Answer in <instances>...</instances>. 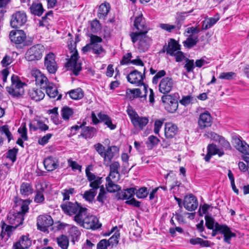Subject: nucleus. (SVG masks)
<instances>
[{"label": "nucleus", "mask_w": 249, "mask_h": 249, "mask_svg": "<svg viewBox=\"0 0 249 249\" xmlns=\"http://www.w3.org/2000/svg\"><path fill=\"white\" fill-rule=\"evenodd\" d=\"M31 73L35 79L36 85L39 86L41 89H45L47 94L50 98H54L57 96L58 92L55 85L49 82L47 77L39 70L33 69Z\"/></svg>", "instance_id": "1"}, {"label": "nucleus", "mask_w": 249, "mask_h": 249, "mask_svg": "<svg viewBox=\"0 0 249 249\" xmlns=\"http://www.w3.org/2000/svg\"><path fill=\"white\" fill-rule=\"evenodd\" d=\"M83 214L80 217L79 215H75L74 220L80 226L87 229L93 230L100 228L102 224L99 223L98 218L93 215H89L85 216Z\"/></svg>", "instance_id": "2"}, {"label": "nucleus", "mask_w": 249, "mask_h": 249, "mask_svg": "<svg viewBox=\"0 0 249 249\" xmlns=\"http://www.w3.org/2000/svg\"><path fill=\"white\" fill-rule=\"evenodd\" d=\"M60 207L65 213L70 215L75 214V215H79L80 217L83 214L85 215L87 210V208L82 207L77 202H66L61 204Z\"/></svg>", "instance_id": "3"}, {"label": "nucleus", "mask_w": 249, "mask_h": 249, "mask_svg": "<svg viewBox=\"0 0 249 249\" xmlns=\"http://www.w3.org/2000/svg\"><path fill=\"white\" fill-rule=\"evenodd\" d=\"M133 25L137 31L131 32L129 36L131 40H133L134 42L137 40L136 37H138L139 35L147 34L149 30V28L146 24L145 19L142 15L135 17Z\"/></svg>", "instance_id": "4"}, {"label": "nucleus", "mask_w": 249, "mask_h": 249, "mask_svg": "<svg viewBox=\"0 0 249 249\" xmlns=\"http://www.w3.org/2000/svg\"><path fill=\"white\" fill-rule=\"evenodd\" d=\"M145 71L146 69L144 67L143 68V74H142L141 72L135 70L131 71L126 77L127 81L131 84H136L137 86L143 85L144 91L143 97L145 98L148 92V86L144 84L143 82V79L145 77Z\"/></svg>", "instance_id": "5"}, {"label": "nucleus", "mask_w": 249, "mask_h": 249, "mask_svg": "<svg viewBox=\"0 0 249 249\" xmlns=\"http://www.w3.org/2000/svg\"><path fill=\"white\" fill-rule=\"evenodd\" d=\"M44 48L41 44L34 45L28 49L25 53V58L28 61L40 60L43 55Z\"/></svg>", "instance_id": "6"}, {"label": "nucleus", "mask_w": 249, "mask_h": 249, "mask_svg": "<svg viewBox=\"0 0 249 249\" xmlns=\"http://www.w3.org/2000/svg\"><path fill=\"white\" fill-rule=\"evenodd\" d=\"M74 49V52H71V57L66 63V67L68 70L71 71L74 75L77 76L82 70V67L81 63L77 62L79 58L78 52L75 48Z\"/></svg>", "instance_id": "7"}, {"label": "nucleus", "mask_w": 249, "mask_h": 249, "mask_svg": "<svg viewBox=\"0 0 249 249\" xmlns=\"http://www.w3.org/2000/svg\"><path fill=\"white\" fill-rule=\"evenodd\" d=\"M212 233L213 236H215L218 232L224 234V241L227 243H230L231 238L235 236V234L232 232L226 225H220L218 223H215L214 228H213Z\"/></svg>", "instance_id": "8"}, {"label": "nucleus", "mask_w": 249, "mask_h": 249, "mask_svg": "<svg viewBox=\"0 0 249 249\" xmlns=\"http://www.w3.org/2000/svg\"><path fill=\"white\" fill-rule=\"evenodd\" d=\"M27 15L23 11H17L13 14L10 24L13 28H19L27 22Z\"/></svg>", "instance_id": "9"}, {"label": "nucleus", "mask_w": 249, "mask_h": 249, "mask_svg": "<svg viewBox=\"0 0 249 249\" xmlns=\"http://www.w3.org/2000/svg\"><path fill=\"white\" fill-rule=\"evenodd\" d=\"M53 221L52 217L47 214L40 215L37 218V227L38 230L43 232L48 231V227L53 224Z\"/></svg>", "instance_id": "10"}, {"label": "nucleus", "mask_w": 249, "mask_h": 249, "mask_svg": "<svg viewBox=\"0 0 249 249\" xmlns=\"http://www.w3.org/2000/svg\"><path fill=\"white\" fill-rule=\"evenodd\" d=\"M44 66L50 74H54L58 69L55 60V55L53 53L47 54L44 58Z\"/></svg>", "instance_id": "11"}, {"label": "nucleus", "mask_w": 249, "mask_h": 249, "mask_svg": "<svg viewBox=\"0 0 249 249\" xmlns=\"http://www.w3.org/2000/svg\"><path fill=\"white\" fill-rule=\"evenodd\" d=\"M136 39L134 42L133 40L131 41L133 44L139 41L138 49L140 52H145L148 50L152 41L151 37L147 35V34L139 35L138 37H136Z\"/></svg>", "instance_id": "12"}, {"label": "nucleus", "mask_w": 249, "mask_h": 249, "mask_svg": "<svg viewBox=\"0 0 249 249\" xmlns=\"http://www.w3.org/2000/svg\"><path fill=\"white\" fill-rule=\"evenodd\" d=\"M174 85V81L171 77H163L159 85V91L164 94H168L173 89Z\"/></svg>", "instance_id": "13"}, {"label": "nucleus", "mask_w": 249, "mask_h": 249, "mask_svg": "<svg viewBox=\"0 0 249 249\" xmlns=\"http://www.w3.org/2000/svg\"><path fill=\"white\" fill-rule=\"evenodd\" d=\"M86 175L88 181L90 182L89 187L90 189H93V191L97 192V190L100 187V185L102 183V177L96 176L93 173L90 172L88 169H86Z\"/></svg>", "instance_id": "14"}, {"label": "nucleus", "mask_w": 249, "mask_h": 249, "mask_svg": "<svg viewBox=\"0 0 249 249\" xmlns=\"http://www.w3.org/2000/svg\"><path fill=\"white\" fill-rule=\"evenodd\" d=\"M233 143L235 144V148L242 153L249 155V145L244 141L241 140V137L234 136L232 138Z\"/></svg>", "instance_id": "15"}, {"label": "nucleus", "mask_w": 249, "mask_h": 249, "mask_svg": "<svg viewBox=\"0 0 249 249\" xmlns=\"http://www.w3.org/2000/svg\"><path fill=\"white\" fill-rule=\"evenodd\" d=\"M212 123L213 118L209 111H206L200 114L198 120V124L201 129L211 126Z\"/></svg>", "instance_id": "16"}, {"label": "nucleus", "mask_w": 249, "mask_h": 249, "mask_svg": "<svg viewBox=\"0 0 249 249\" xmlns=\"http://www.w3.org/2000/svg\"><path fill=\"white\" fill-rule=\"evenodd\" d=\"M9 38L11 42L20 44L26 39V35L23 30H12L9 34Z\"/></svg>", "instance_id": "17"}, {"label": "nucleus", "mask_w": 249, "mask_h": 249, "mask_svg": "<svg viewBox=\"0 0 249 249\" xmlns=\"http://www.w3.org/2000/svg\"><path fill=\"white\" fill-rule=\"evenodd\" d=\"M183 205L187 210L193 211L195 210L198 206L197 198L192 194L186 196L184 199Z\"/></svg>", "instance_id": "18"}, {"label": "nucleus", "mask_w": 249, "mask_h": 249, "mask_svg": "<svg viewBox=\"0 0 249 249\" xmlns=\"http://www.w3.org/2000/svg\"><path fill=\"white\" fill-rule=\"evenodd\" d=\"M180 49V45L174 39L171 38L168 41V45L165 44L163 46L162 52L163 53L166 52L167 54L173 56L175 52Z\"/></svg>", "instance_id": "19"}, {"label": "nucleus", "mask_w": 249, "mask_h": 249, "mask_svg": "<svg viewBox=\"0 0 249 249\" xmlns=\"http://www.w3.org/2000/svg\"><path fill=\"white\" fill-rule=\"evenodd\" d=\"M119 148L116 146H109L103 156L104 161L107 166L111 162L114 157L118 153Z\"/></svg>", "instance_id": "20"}, {"label": "nucleus", "mask_w": 249, "mask_h": 249, "mask_svg": "<svg viewBox=\"0 0 249 249\" xmlns=\"http://www.w3.org/2000/svg\"><path fill=\"white\" fill-rule=\"evenodd\" d=\"M32 242L28 236H21L19 240L13 245L14 249H27L31 245Z\"/></svg>", "instance_id": "21"}, {"label": "nucleus", "mask_w": 249, "mask_h": 249, "mask_svg": "<svg viewBox=\"0 0 249 249\" xmlns=\"http://www.w3.org/2000/svg\"><path fill=\"white\" fill-rule=\"evenodd\" d=\"M45 169L48 171H53L58 167V163L55 158L50 156L46 158L43 161Z\"/></svg>", "instance_id": "22"}, {"label": "nucleus", "mask_w": 249, "mask_h": 249, "mask_svg": "<svg viewBox=\"0 0 249 249\" xmlns=\"http://www.w3.org/2000/svg\"><path fill=\"white\" fill-rule=\"evenodd\" d=\"M8 219L9 223L12 225L13 227H16V228L22 225L24 221V216L20 213H15L8 216Z\"/></svg>", "instance_id": "23"}, {"label": "nucleus", "mask_w": 249, "mask_h": 249, "mask_svg": "<svg viewBox=\"0 0 249 249\" xmlns=\"http://www.w3.org/2000/svg\"><path fill=\"white\" fill-rule=\"evenodd\" d=\"M178 127L172 123H166L164 128L165 136L167 139L173 138L177 133Z\"/></svg>", "instance_id": "24"}, {"label": "nucleus", "mask_w": 249, "mask_h": 249, "mask_svg": "<svg viewBox=\"0 0 249 249\" xmlns=\"http://www.w3.org/2000/svg\"><path fill=\"white\" fill-rule=\"evenodd\" d=\"M136 191V189L135 188L124 189L117 193V196L119 199H128L133 196Z\"/></svg>", "instance_id": "25"}, {"label": "nucleus", "mask_w": 249, "mask_h": 249, "mask_svg": "<svg viewBox=\"0 0 249 249\" xmlns=\"http://www.w3.org/2000/svg\"><path fill=\"white\" fill-rule=\"evenodd\" d=\"M110 10V5L109 3L105 2L99 7L97 17L100 19H105Z\"/></svg>", "instance_id": "26"}, {"label": "nucleus", "mask_w": 249, "mask_h": 249, "mask_svg": "<svg viewBox=\"0 0 249 249\" xmlns=\"http://www.w3.org/2000/svg\"><path fill=\"white\" fill-rule=\"evenodd\" d=\"M28 94L32 100L36 101L42 100L45 96L44 92L41 89L35 88L29 89Z\"/></svg>", "instance_id": "27"}, {"label": "nucleus", "mask_w": 249, "mask_h": 249, "mask_svg": "<svg viewBox=\"0 0 249 249\" xmlns=\"http://www.w3.org/2000/svg\"><path fill=\"white\" fill-rule=\"evenodd\" d=\"M32 14L40 17L44 12L43 5L41 3L33 2L29 8Z\"/></svg>", "instance_id": "28"}, {"label": "nucleus", "mask_w": 249, "mask_h": 249, "mask_svg": "<svg viewBox=\"0 0 249 249\" xmlns=\"http://www.w3.org/2000/svg\"><path fill=\"white\" fill-rule=\"evenodd\" d=\"M131 123L135 127H139L141 129H142L148 124V119L145 117H140L138 115L133 119Z\"/></svg>", "instance_id": "29"}, {"label": "nucleus", "mask_w": 249, "mask_h": 249, "mask_svg": "<svg viewBox=\"0 0 249 249\" xmlns=\"http://www.w3.org/2000/svg\"><path fill=\"white\" fill-rule=\"evenodd\" d=\"M96 129L92 126H85L82 128L81 136L85 139L92 138L96 133Z\"/></svg>", "instance_id": "30"}, {"label": "nucleus", "mask_w": 249, "mask_h": 249, "mask_svg": "<svg viewBox=\"0 0 249 249\" xmlns=\"http://www.w3.org/2000/svg\"><path fill=\"white\" fill-rule=\"evenodd\" d=\"M20 192L22 195L28 196L33 193V189L32 185L27 182H23L20 187Z\"/></svg>", "instance_id": "31"}, {"label": "nucleus", "mask_w": 249, "mask_h": 249, "mask_svg": "<svg viewBox=\"0 0 249 249\" xmlns=\"http://www.w3.org/2000/svg\"><path fill=\"white\" fill-rule=\"evenodd\" d=\"M98 117L101 122H104L105 124L111 130H113L116 128V125L112 124L111 118L107 115L100 112L98 114Z\"/></svg>", "instance_id": "32"}, {"label": "nucleus", "mask_w": 249, "mask_h": 249, "mask_svg": "<svg viewBox=\"0 0 249 249\" xmlns=\"http://www.w3.org/2000/svg\"><path fill=\"white\" fill-rule=\"evenodd\" d=\"M189 243L193 245H199L200 247H209L210 246V242L208 240H204L203 239L196 237L191 238L189 240Z\"/></svg>", "instance_id": "33"}, {"label": "nucleus", "mask_w": 249, "mask_h": 249, "mask_svg": "<svg viewBox=\"0 0 249 249\" xmlns=\"http://www.w3.org/2000/svg\"><path fill=\"white\" fill-rule=\"evenodd\" d=\"M150 72L151 74H154L156 73L155 75L152 78V83L154 85H157L159 79L163 77L166 74V71L163 70H160L156 73L157 71L154 70L152 68L150 69Z\"/></svg>", "instance_id": "34"}, {"label": "nucleus", "mask_w": 249, "mask_h": 249, "mask_svg": "<svg viewBox=\"0 0 249 249\" xmlns=\"http://www.w3.org/2000/svg\"><path fill=\"white\" fill-rule=\"evenodd\" d=\"M185 20V16L179 15L176 18L174 25L170 24L171 32L173 31H178L180 29L181 26Z\"/></svg>", "instance_id": "35"}, {"label": "nucleus", "mask_w": 249, "mask_h": 249, "mask_svg": "<svg viewBox=\"0 0 249 249\" xmlns=\"http://www.w3.org/2000/svg\"><path fill=\"white\" fill-rule=\"evenodd\" d=\"M57 243L62 249H68L69 245V240L67 236L61 235L56 239Z\"/></svg>", "instance_id": "36"}, {"label": "nucleus", "mask_w": 249, "mask_h": 249, "mask_svg": "<svg viewBox=\"0 0 249 249\" xmlns=\"http://www.w3.org/2000/svg\"><path fill=\"white\" fill-rule=\"evenodd\" d=\"M70 97L73 100H79L84 97V92L82 89L78 88L69 92Z\"/></svg>", "instance_id": "37"}, {"label": "nucleus", "mask_w": 249, "mask_h": 249, "mask_svg": "<svg viewBox=\"0 0 249 249\" xmlns=\"http://www.w3.org/2000/svg\"><path fill=\"white\" fill-rule=\"evenodd\" d=\"M12 85L18 89L23 93V86L25 84L22 83L20 80H19L18 76L13 75L11 77Z\"/></svg>", "instance_id": "38"}, {"label": "nucleus", "mask_w": 249, "mask_h": 249, "mask_svg": "<svg viewBox=\"0 0 249 249\" xmlns=\"http://www.w3.org/2000/svg\"><path fill=\"white\" fill-rule=\"evenodd\" d=\"M207 151L213 155L217 154L219 157H221L224 155V152L222 149H219L214 144H209L207 146Z\"/></svg>", "instance_id": "39"}, {"label": "nucleus", "mask_w": 249, "mask_h": 249, "mask_svg": "<svg viewBox=\"0 0 249 249\" xmlns=\"http://www.w3.org/2000/svg\"><path fill=\"white\" fill-rule=\"evenodd\" d=\"M178 105V101L173 98L168 104L165 105V108L170 113H174L177 110Z\"/></svg>", "instance_id": "40"}, {"label": "nucleus", "mask_w": 249, "mask_h": 249, "mask_svg": "<svg viewBox=\"0 0 249 249\" xmlns=\"http://www.w3.org/2000/svg\"><path fill=\"white\" fill-rule=\"evenodd\" d=\"M198 40L197 36L193 37L191 36H189L186 40L183 42V44L184 47L188 49H191L197 44Z\"/></svg>", "instance_id": "41"}, {"label": "nucleus", "mask_w": 249, "mask_h": 249, "mask_svg": "<svg viewBox=\"0 0 249 249\" xmlns=\"http://www.w3.org/2000/svg\"><path fill=\"white\" fill-rule=\"evenodd\" d=\"M115 181L108 180L107 181L106 185L107 191L110 193H114L121 190V187L114 183Z\"/></svg>", "instance_id": "42"}, {"label": "nucleus", "mask_w": 249, "mask_h": 249, "mask_svg": "<svg viewBox=\"0 0 249 249\" xmlns=\"http://www.w3.org/2000/svg\"><path fill=\"white\" fill-rule=\"evenodd\" d=\"M126 97L130 99H133L136 97H142L141 96V91L139 89H127L126 90Z\"/></svg>", "instance_id": "43"}, {"label": "nucleus", "mask_w": 249, "mask_h": 249, "mask_svg": "<svg viewBox=\"0 0 249 249\" xmlns=\"http://www.w3.org/2000/svg\"><path fill=\"white\" fill-rule=\"evenodd\" d=\"M53 12L52 11H50L47 12L45 15L41 18V19L39 20V25L40 26L42 27H46L49 24V21L50 19L49 17H53Z\"/></svg>", "instance_id": "44"}, {"label": "nucleus", "mask_w": 249, "mask_h": 249, "mask_svg": "<svg viewBox=\"0 0 249 249\" xmlns=\"http://www.w3.org/2000/svg\"><path fill=\"white\" fill-rule=\"evenodd\" d=\"M21 201L22 203L20 206L19 210L17 213H20L22 214V215L24 216V214L28 212L29 205L32 201L30 200H25Z\"/></svg>", "instance_id": "45"}, {"label": "nucleus", "mask_w": 249, "mask_h": 249, "mask_svg": "<svg viewBox=\"0 0 249 249\" xmlns=\"http://www.w3.org/2000/svg\"><path fill=\"white\" fill-rule=\"evenodd\" d=\"M160 140L154 135L150 136L148 138V141L146 142L147 147L151 149L154 147L158 144Z\"/></svg>", "instance_id": "46"}, {"label": "nucleus", "mask_w": 249, "mask_h": 249, "mask_svg": "<svg viewBox=\"0 0 249 249\" xmlns=\"http://www.w3.org/2000/svg\"><path fill=\"white\" fill-rule=\"evenodd\" d=\"M73 113V110L68 107H64L61 109V115L65 120H68Z\"/></svg>", "instance_id": "47"}, {"label": "nucleus", "mask_w": 249, "mask_h": 249, "mask_svg": "<svg viewBox=\"0 0 249 249\" xmlns=\"http://www.w3.org/2000/svg\"><path fill=\"white\" fill-rule=\"evenodd\" d=\"M97 192L93 191V189H89L85 192L83 197L88 201L92 202Z\"/></svg>", "instance_id": "48"}, {"label": "nucleus", "mask_w": 249, "mask_h": 249, "mask_svg": "<svg viewBox=\"0 0 249 249\" xmlns=\"http://www.w3.org/2000/svg\"><path fill=\"white\" fill-rule=\"evenodd\" d=\"M5 134L9 142L13 138L12 134L9 130V126L7 125H4L0 127V136Z\"/></svg>", "instance_id": "49"}, {"label": "nucleus", "mask_w": 249, "mask_h": 249, "mask_svg": "<svg viewBox=\"0 0 249 249\" xmlns=\"http://www.w3.org/2000/svg\"><path fill=\"white\" fill-rule=\"evenodd\" d=\"M185 64L184 67L186 69V72L187 73L193 72L194 69L195 68L194 60L193 59H190L186 58L185 59Z\"/></svg>", "instance_id": "50"}, {"label": "nucleus", "mask_w": 249, "mask_h": 249, "mask_svg": "<svg viewBox=\"0 0 249 249\" xmlns=\"http://www.w3.org/2000/svg\"><path fill=\"white\" fill-rule=\"evenodd\" d=\"M6 89L8 93L14 97H19L23 94L21 92L19 89H18L14 87H13L12 85L10 87H6Z\"/></svg>", "instance_id": "51"}, {"label": "nucleus", "mask_w": 249, "mask_h": 249, "mask_svg": "<svg viewBox=\"0 0 249 249\" xmlns=\"http://www.w3.org/2000/svg\"><path fill=\"white\" fill-rule=\"evenodd\" d=\"M18 149L16 148H13L10 149L7 153L6 157L10 159L13 162L16 161L17 160V155L18 154Z\"/></svg>", "instance_id": "52"}, {"label": "nucleus", "mask_w": 249, "mask_h": 249, "mask_svg": "<svg viewBox=\"0 0 249 249\" xmlns=\"http://www.w3.org/2000/svg\"><path fill=\"white\" fill-rule=\"evenodd\" d=\"M69 232L72 237V240H77L79 237L81 232L76 226H72L69 230Z\"/></svg>", "instance_id": "53"}, {"label": "nucleus", "mask_w": 249, "mask_h": 249, "mask_svg": "<svg viewBox=\"0 0 249 249\" xmlns=\"http://www.w3.org/2000/svg\"><path fill=\"white\" fill-rule=\"evenodd\" d=\"M236 76V74L234 72H222L219 76L221 79L230 80L233 79Z\"/></svg>", "instance_id": "54"}, {"label": "nucleus", "mask_w": 249, "mask_h": 249, "mask_svg": "<svg viewBox=\"0 0 249 249\" xmlns=\"http://www.w3.org/2000/svg\"><path fill=\"white\" fill-rule=\"evenodd\" d=\"M135 194L137 197L139 198H144L147 196L148 192L147 191V188L142 187L138 190H136L135 191Z\"/></svg>", "instance_id": "55"}, {"label": "nucleus", "mask_w": 249, "mask_h": 249, "mask_svg": "<svg viewBox=\"0 0 249 249\" xmlns=\"http://www.w3.org/2000/svg\"><path fill=\"white\" fill-rule=\"evenodd\" d=\"M206 221L205 225L208 229H213L214 228V219L212 216L206 215L205 216Z\"/></svg>", "instance_id": "56"}, {"label": "nucleus", "mask_w": 249, "mask_h": 249, "mask_svg": "<svg viewBox=\"0 0 249 249\" xmlns=\"http://www.w3.org/2000/svg\"><path fill=\"white\" fill-rule=\"evenodd\" d=\"M120 237V233L118 232H116L114 234L107 240L109 246H113L116 245L118 243V239Z\"/></svg>", "instance_id": "57"}, {"label": "nucleus", "mask_w": 249, "mask_h": 249, "mask_svg": "<svg viewBox=\"0 0 249 249\" xmlns=\"http://www.w3.org/2000/svg\"><path fill=\"white\" fill-rule=\"evenodd\" d=\"M106 192L103 186H101L100 188V192L98 196L97 197V200L101 203L103 205L104 203L105 199H106Z\"/></svg>", "instance_id": "58"}, {"label": "nucleus", "mask_w": 249, "mask_h": 249, "mask_svg": "<svg viewBox=\"0 0 249 249\" xmlns=\"http://www.w3.org/2000/svg\"><path fill=\"white\" fill-rule=\"evenodd\" d=\"M18 132L20 134L21 137L24 141L28 140L27 131L25 124H22L21 127L18 129Z\"/></svg>", "instance_id": "59"}, {"label": "nucleus", "mask_w": 249, "mask_h": 249, "mask_svg": "<svg viewBox=\"0 0 249 249\" xmlns=\"http://www.w3.org/2000/svg\"><path fill=\"white\" fill-rule=\"evenodd\" d=\"M92 51L93 53L96 54H101L105 52L102 46L98 43L92 45Z\"/></svg>", "instance_id": "60"}, {"label": "nucleus", "mask_w": 249, "mask_h": 249, "mask_svg": "<svg viewBox=\"0 0 249 249\" xmlns=\"http://www.w3.org/2000/svg\"><path fill=\"white\" fill-rule=\"evenodd\" d=\"M91 29L92 32L96 33L100 29V24L97 19L93 20L90 23Z\"/></svg>", "instance_id": "61"}, {"label": "nucleus", "mask_w": 249, "mask_h": 249, "mask_svg": "<svg viewBox=\"0 0 249 249\" xmlns=\"http://www.w3.org/2000/svg\"><path fill=\"white\" fill-rule=\"evenodd\" d=\"M218 142L224 149L226 150L231 149V147L230 143L224 137L221 136Z\"/></svg>", "instance_id": "62"}, {"label": "nucleus", "mask_w": 249, "mask_h": 249, "mask_svg": "<svg viewBox=\"0 0 249 249\" xmlns=\"http://www.w3.org/2000/svg\"><path fill=\"white\" fill-rule=\"evenodd\" d=\"M94 147L95 150L98 152V153L102 157H103L104 155H105V147H104L102 144L100 143H97L94 145Z\"/></svg>", "instance_id": "63"}, {"label": "nucleus", "mask_w": 249, "mask_h": 249, "mask_svg": "<svg viewBox=\"0 0 249 249\" xmlns=\"http://www.w3.org/2000/svg\"><path fill=\"white\" fill-rule=\"evenodd\" d=\"M52 136V134H47L46 135L42 137L41 138L38 139V143L41 145H44L45 144L48 142L49 140L51 139Z\"/></svg>", "instance_id": "64"}]
</instances>
